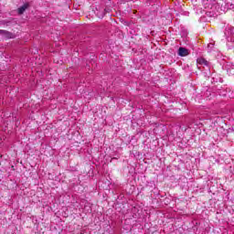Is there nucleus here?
Listing matches in <instances>:
<instances>
[{"label":"nucleus","mask_w":234,"mask_h":234,"mask_svg":"<svg viewBox=\"0 0 234 234\" xmlns=\"http://www.w3.org/2000/svg\"><path fill=\"white\" fill-rule=\"evenodd\" d=\"M189 51L186 48H179L178 49V56H181L182 58L188 56Z\"/></svg>","instance_id":"obj_2"},{"label":"nucleus","mask_w":234,"mask_h":234,"mask_svg":"<svg viewBox=\"0 0 234 234\" xmlns=\"http://www.w3.org/2000/svg\"><path fill=\"white\" fill-rule=\"evenodd\" d=\"M213 47H214L213 43L208 44V52H211V49L213 48Z\"/></svg>","instance_id":"obj_6"},{"label":"nucleus","mask_w":234,"mask_h":234,"mask_svg":"<svg viewBox=\"0 0 234 234\" xmlns=\"http://www.w3.org/2000/svg\"><path fill=\"white\" fill-rule=\"evenodd\" d=\"M227 72L229 74V76H234V66H229L227 68Z\"/></svg>","instance_id":"obj_5"},{"label":"nucleus","mask_w":234,"mask_h":234,"mask_svg":"<svg viewBox=\"0 0 234 234\" xmlns=\"http://www.w3.org/2000/svg\"><path fill=\"white\" fill-rule=\"evenodd\" d=\"M27 8H28V4H25L24 5L19 7L18 8V14L21 16L22 14L25 13V10H27Z\"/></svg>","instance_id":"obj_4"},{"label":"nucleus","mask_w":234,"mask_h":234,"mask_svg":"<svg viewBox=\"0 0 234 234\" xmlns=\"http://www.w3.org/2000/svg\"><path fill=\"white\" fill-rule=\"evenodd\" d=\"M0 34H1V36H5V37H6L7 39L12 38V33H10L6 30L0 29Z\"/></svg>","instance_id":"obj_3"},{"label":"nucleus","mask_w":234,"mask_h":234,"mask_svg":"<svg viewBox=\"0 0 234 234\" xmlns=\"http://www.w3.org/2000/svg\"><path fill=\"white\" fill-rule=\"evenodd\" d=\"M197 69H199V70H202V67L204 70H209L210 69L209 62L203 58H197Z\"/></svg>","instance_id":"obj_1"}]
</instances>
